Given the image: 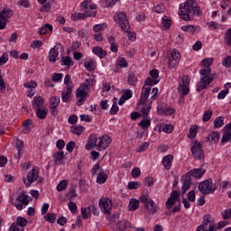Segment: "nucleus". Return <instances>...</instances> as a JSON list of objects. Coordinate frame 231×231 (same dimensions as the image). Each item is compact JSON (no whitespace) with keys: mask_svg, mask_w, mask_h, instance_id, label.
I'll return each instance as SVG.
<instances>
[{"mask_svg":"<svg viewBox=\"0 0 231 231\" xmlns=\"http://www.w3.org/2000/svg\"><path fill=\"white\" fill-rule=\"evenodd\" d=\"M201 7L198 5L196 0H187L184 4H180L179 7V15L183 21H192L194 16L202 15Z\"/></svg>","mask_w":231,"mask_h":231,"instance_id":"f257e3e1","label":"nucleus"},{"mask_svg":"<svg viewBox=\"0 0 231 231\" xmlns=\"http://www.w3.org/2000/svg\"><path fill=\"white\" fill-rule=\"evenodd\" d=\"M212 62H214L212 59H204L200 62L201 66H204V68L200 69L199 71L202 78L197 84V91L199 93V91H203V89H207V86H210L211 82H214V76L210 75L212 71V69H210Z\"/></svg>","mask_w":231,"mask_h":231,"instance_id":"f03ea898","label":"nucleus"},{"mask_svg":"<svg viewBox=\"0 0 231 231\" xmlns=\"http://www.w3.org/2000/svg\"><path fill=\"white\" fill-rule=\"evenodd\" d=\"M151 94V87H143V90L141 93L140 100H139V106H142L141 107V113L143 114V116L144 118H147V116L149 113H151V109L152 107V101L149 98V95Z\"/></svg>","mask_w":231,"mask_h":231,"instance_id":"7ed1b4c3","label":"nucleus"},{"mask_svg":"<svg viewBox=\"0 0 231 231\" xmlns=\"http://www.w3.org/2000/svg\"><path fill=\"white\" fill-rule=\"evenodd\" d=\"M114 19H115L116 23L120 24V27L123 30V32H125V33H127V37H128L129 41H132V42L136 41V33L131 32L129 31V28H130L129 21H127V14L125 12L117 13L114 16Z\"/></svg>","mask_w":231,"mask_h":231,"instance_id":"20e7f679","label":"nucleus"},{"mask_svg":"<svg viewBox=\"0 0 231 231\" xmlns=\"http://www.w3.org/2000/svg\"><path fill=\"white\" fill-rule=\"evenodd\" d=\"M217 189V187L212 182V179L204 180L199 185V190L201 192V194H205L206 196L208 194H214Z\"/></svg>","mask_w":231,"mask_h":231,"instance_id":"39448f33","label":"nucleus"},{"mask_svg":"<svg viewBox=\"0 0 231 231\" xmlns=\"http://www.w3.org/2000/svg\"><path fill=\"white\" fill-rule=\"evenodd\" d=\"M59 55L60 59H71L69 56H64V46L61 43H57L50 50L49 59H57Z\"/></svg>","mask_w":231,"mask_h":231,"instance_id":"423d86ee","label":"nucleus"},{"mask_svg":"<svg viewBox=\"0 0 231 231\" xmlns=\"http://www.w3.org/2000/svg\"><path fill=\"white\" fill-rule=\"evenodd\" d=\"M88 91L89 89H87L86 85H80L76 90V97L78 98L77 106H82L86 102V99L89 97Z\"/></svg>","mask_w":231,"mask_h":231,"instance_id":"0eeeda50","label":"nucleus"},{"mask_svg":"<svg viewBox=\"0 0 231 231\" xmlns=\"http://www.w3.org/2000/svg\"><path fill=\"white\" fill-rule=\"evenodd\" d=\"M190 84V78L189 76L182 77V83L179 84L178 93L180 95V98H183L186 95H189L190 88H189V85Z\"/></svg>","mask_w":231,"mask_h":231,"instance_id":"6e6552de","label":"nucleus"},{"mask_svg":"<svg viewBox=\"0 0 231 231\" xmlns=\"http://www.w3.org/2000/svg\"><path fill=\"white\" fill-rule=\"evenodd\" d=\"M14 16V11L10 9H0V30H5L8 24V19Z\"/></svg>","mask_w":231,"mask_h":231,"instance_id":"1a4fd4ad","label":"nucleus"},{"mask_svg":"<svg viewBox=\"0 0 231 231\" xmlns=\"http://www.w3.org/2000/svg\"><path fill=\"white\" fill-rule=\"evenodd\" d=\"M214 228H216V224L214 221L210 220V216H206L196 231H214Z\"/></svg>","mask_w":231,"mask_h":231,"instance_id":"9d476101","label":"nucleus"},{"mask_svg":"<svg viewBox=\"0 0 231 231\" xmlns=\"http://www.w3.org/2000/svg\"><path fill=\"white\" fill-rule=\"evenodd\" d=\"M30 199H32V198L23 192L18 196L16 201L14 202L15 208H17V210H23V207L29 205Z\"/></svg>","mask_w":231,"mask_h":231,"instance_id":"9b49d317","label":"nucleus"},{"mask_svg":"<svg viewBox=\"0 0 231 231\" xmlns=\"http://www.w3.org/2000/svg\"><path fill=\"white\" fill-rule=\"evenodd\" d=\"M191 152L193 154V158L196 160H203L205 158V153H203V144L196 141L191 147Z\"/></svg>","mask_w":231,"mask_h":231,"instance_id":"f8f14e48","label":"nucleus"},{"mask_svg":"<svg viewBox=\"0 0 231 231\" xmlns=\"http://www.w3.org/2000/svg\"><path fill=\"white\" fill-rule=\"evenodd\" d=\"M111 142H113V139H111V136L105 134L99 138H97V151H106L108 145H111Z\"/></svg>","mask_w":231,"mask_h":231,"instance_id":"ddd939ff","label":"nucleus"},{"mask_svg":"<svg viewBox=\"0 0 231 231\" xmlns=\"http://www.w3.org/2000/svg\"><path fill=\"white\" fill-rule=\"evenodd\" d=\"M99 207L101 209V212H104V214H111V209L113 208V202L109 199H101L99 200Z\"/></svg>","mask_w":231,"mask_h":231,"instance_id":"4468645a","label":"nucleus"},{"mask_svg":"<svg viewBox=\"0 0 231 231\" xmlns=\"http://www.w3.org/2000/svg\"><path fill=\"white\" fill-rule=\"evenodd\" d=\"M191 184L192 177H190V172H188L182 177V194H186L187 190L190 189Z\"/></svg>","mask_w":231,"mask_h":231,"instance_id":"2eb2a0df","label":"nucleus"},{"mask_svg":"<svg viewBox=\"0 0 231 231\" xmlns=\"http://www.w3.org/2000/svg\"><path fill=\"white\" fill-rule=\"evenodd\" d=\"M180 30L194 35V33H199V32H201V27L199 25H183L180 27Z\"/></svg>","mask_w":231,"mask_h":231,"instance_id":"dca6fc26","label":"nucleus"},{"mask_svg":"<svg viewBox=\"0 0 231 231\" xmlns=\"http://www.w3.org/2000/svg\"><path fill=\"white\" fill-rule=\"evenodd\" d=\"M180 198V193L176 190H173L166 201V208H172V206L178 201Z\"/></svg>","mask_w":231,"mask_h":231,"instance_id":"f3484780","label":"nucleus"},{"mask_svg":"<svg viewBox=\"0 0 231 231\" xmlns=\"http://www.w3.org/2000/svg\"><path fill=\"white\" fill-rule=\"evenodd\" d=\"M144 208L147 210L148 214H156V212L160 210V208L152 199L144 204Z\"/></svg>","mask_w":231,"mask_h":231,"instance_id":"a211bd4d","label":"nucleus"},{"mask_svg":"<svg viewBox=\"0 0 231 231\" xmlns=\"http://www.w3.org/2000/svg\"><path fill=\"white\" fill-rule=\"evenodd\" d=\"M97 143H98V138H97V134H90L86 144L87 151H89L90 149L97 147Z\"/></svg>","mask_w":231,"mask_h":231,"instance_id":"6ab92c4d","label":"nucleus"},{"mask_svg":"<svg viewBox=\"0 0 231 231\" xmlns=\"http://www.w3.org/2000/svg\"><path fill=\"white\" fill-rule=\"evenodd\" d=\"M37 180H39V171L32 169L27 174L28 187H30L32 183L37 181Z\"/></svg>","mask_w":231,"mask_h":231,"instance_id":"aec40b11","label":"nucleus"},{"mask_svg":"<svg viewBox=\"0 0 231 231\" xmlns=\"http://www.w3.org/2000/svg\"><path fill=\"white\" fill-rule=\"evenodd\" d=\"M80 6L81 11H83V13L86 14L87 17H95V15H97V12L89 11V5L88 4V1H83Z\"/></svg>","mask_w":231,"mask_h":231,"instance_id":"412c9836","label":"nucleus"},{"mask_svg":"<svg viewBox=\"0 0 231 231\" xmlns=\"http://www.w3.org/2000/svg\"><path fill=\"white\" fill-rule=\"evenodd\" d=\"M172 162H174V156L168 154L162 159V165L166 171H171L172 167Z\"/></svg>","mask_w":231,"mask_h":231,"instance_id":"4be33fe9","label":"nucleus"},{"mask_svg":"<svg viewBox=\"0 0 231 231\" xmlns=\"http://www.w3.org/2000/svg\"><path fill=\"white\" fill-rule=\"evenodd\" d=\"M62 102H71V88L67 87L61 92Z\"/></svg>","mask_w":231,"mask_h":231,"instance_id":"5701e85b","label":"nucleus"},{"mask_svg":"<svg viewBox=\"0 0 231 231\" xmlns=\"http://www.w3.org/2000/svg\"><path fill=\"white\" fill-rule=\"evenodd\" d=\"M15 147L17 149L18 154L14 156L16 160H19L21 158L22 154H24V152L23 149H24V143L21 139H16V144Z\"/></svg>","mask_w":231,"mask_h":231,"instance_id":"b1692460","label":"nucleus"},{"mask_svg":"<svg viewBox=\"0 0 231 231\" xmlns=\"http://www.w3.org/2000/svg\"><path fill=\"white\" fill-rule=\"evenodd\" d=\"M190 177L192 176L196 180H199V178H203V174H205L204 169H194L189 171Z\"/></svg>","mask_w":231,"mask_h":231,"instance_id":"393cba45","label":"nucleus"},{"mask_svg":"<svg viewBox=\"0 0 231 231\" xmlns=\"http://www.w3.org/2000/svg\"><path fill=\"white\" fill-rule=\"evenodd\" d=\"M44 105V99L42 97H34L32 106L33 109H41V107Z\"/></svg>","mask_w":231,"mask_h":231,"instance_id":"a878e982","label":"nucleus"},{"mask_svg":"<svg viewBox=\"0 0 231 231\" xmlns=\"http://www.w3.org/2000/svg\"><path fill=\"white\" fill-rule=\"evenodd\" d=\"M207 141L210 142V143H217L219 142V132H212L207 137Z\"/></svg>","mask_w":231,"mask_h":231,"instance_id":"bb28decb","label":"nucleus"},{"mask_svg":"<svg viewBox=\"0 0 231 231\" xmlns=\"http://www.w3.org/2000/svg\"><path fill=\"white\" fill-rule=\"evenodd\" d=\"M138 207H140V200H137L136 199H131L128 205V209L131 212H134V210H138Z\"/></svg>","mask_w":231,"mask_h":231,"instance_id":"cd10ccee","label":"nucleus"},{"mask_svg":"<svg viewBox=\"0 0 231 231\" xmlns=\"http://www.w3.org/2000/svg\"><path fill=\"white\" fill-rule=\"evenodd\" d=\"M64 152H57L53 154L55 165H60L62 160H64Z\"/></svg>","mask_w":231,"mask_h":231,"instance_id":"c85d7f7f","label":"nucleus"},{"mask_svg":"<svg viewBox=\"0 0 231 231\" xmlns=\"http://www.w3.org/2000/svg\"><path fill=\"white\" fill-rule=\"evenodd\" d=\"M92 51L95 55L99 57V59H104V57L107 55L106 51H104L101 47H94Z\"/></svg>","mask_w":231,"mask_h":231,"instance_id":"c756f323","label":"nucleus"},{"mask_svg":"<svg viewBox=\"0 0 231 231\" xmlns=\"http://www.w3.org/2000/svg\"><path fill=\"white\" fill-rule=\"evenodd\" d=\"M84 64L88 71H93L97 68V63L93 60H86Z\"/></svg>","mask_w":231,"mask_h":231,"instance_id":"7c9ffc66","label":"nucleus"},{"mask_svg":"<svg viewBox=\"0 0 231 231\" xmlns=\"http://www.w3.org/2000/svg\"><path fill=\"white\" fill-rule=\"evenodd\" d=\"M83 132L84 126L82 125H73L70 127V133H72L73 134H77L78 136H80Z\"/></svg>","mask_w":231,"mask_h":231,"instance_id":"2f4dec72","label":"nucleus"},{"mask_svg":"<svg viewBox=\"0 0 231 231\" xmlns=\"http://www.w3.org/2000/svg\"><path fill=\"white\" fill-rule=\"evenodd\" d=\"M49 102V107H59V105L60 104V97H51Z\"/></svg>","mask_w":231,"mask_h":231,"instance_id":"473e14b6","label":"nucleus"},{"mask_svg":"<svg viewBox=\"0 0 231 231\" xmlns=\"http://www.w3.org/2000/svg\"><path fill=\"white\" fill-rule=\"evenodd\" d=\"M231 143V133L224 130V134L221 139V145H225V143Z\"/></svg>","mask_w":231,"mask_h":231,"instance_id":"72a5a7b5","label":"nucleus"},{"mask_svg":"<svg viewBox=\"0 0 231 231\" xmlns=\"http://www.w3.org/2000/svg\"><path fill=\"white\" fill-rule=\"evenodd\" d=\"M225 118L223 116H218L214 120V128L219 129L225 125Z\"/></svg>","mask_w":231,"mask_h":231,"instance_id":"f704fd0d","label":"nucleus"},{"mask_svg":"<svg viewBox=\"0 0 231 231\" xmlns=\"http://www.w3.org/2000/svg\"><path fill=\"white\" fill-rule=\"evenodd\" d=\"M48 30L49 32H53V25L47 23L45 24L43 27H42L39 31V34L40 35H46V33H48Z\"/></svg>","mask_w":231,"mask_h":231,"instance_id":"c9c22d12","label":"nucleus"},{"mask_svg":"<svg viewBox=\"0 0 231 231\" xmlns=\"http://www.w3.org/2000/svg\"><path fill=\"white\" fill-rule=\"evenodd\" d=\"M105 181H107V174H106L104 172H100L97 175V183H98L99 185H104Z\"/></svg>","mask_w":231,"mask_h":231,"instance_id":"e433bc0d","label":"nucleus"},{"mask_svg":"<svg viewBox=\"0 0 231 231\" xmlns=\"http://www.w3.org/2000/svg\"><path fill=\"white\" fill-rule=\"evenodd\" d=\"M127 82L130 86H136V84L138 82V78H136V76H134V74L131 73L128 75Z\"/></svg>","mask_w":231,"mask_h":231,"instance_id":"4c0bfd02","label":"nucleus"},{"mask_svg":"<svg viewBox=\"0 0 231 231\" xmlns=\"http://www.w3.org/2000/svg\"><path fill=\"white\" fill-rule=\"evenodd\" d=\"M160 82V79H152L151 78H147L144 80V87L148 86V88H151L152 86H156Z\"/></svg>","mask_w":231,"mask_h":231,"instance_id":"58836bf2","label":"nucleus"},{"mask_svg":"<svg viewBox=\"0 0 231 231\" xmlns=\"http://www.w3.org/2000/svg\"><path fill=\"white\" fill-rule=\"evenodd\" d=\"M171 24H172V22L171 21V19L167 18V16L162 17V28H165L167 30L171 28Z\"/></svg>","mask_w":231,"mask_h":231,"instance_id":"ea45409f","label":"nucleus"},{"mask_svg":"<svg viewBox=\"0 0 231 231\" xmlns=\"http://www.w3.org/2000/svg\"><path fill=\"white\" fill-rule=\"evenodd\" d=\"M16 224L21 226V228H24L28 225V220L23 217H18L16 218Z\"/></svg>","mask_w":231,"mask_h":231,"instance_id":"a19ab883","label":"nucleus"},{"mask_svg":"<svg viewBox=\"0 0 231 231\" xmlns=\"http://www.w3.org/2000/svg\"><path fill=\"white\" fill-rule=\"evenodd\" d=\"M174 111V108H167L163 110V108L158 107L157 113L159 115H173Z\"/></svg>","mask_w":231,"mask_h":231,"instance_id":"79ce46f5","label":"nucleus"},{"mask_svg":"<svg viewBox=\"0 0 231 231\" xmlns=\"http://www.w3.org/2000/svg\"><path fill=\"white\" fill-rule=\"evenodd\" d=\"M139 125L143 129H148L151 126V118L143 119L139 122Z\"/></svg>","mask_w":231,"mask_h":231,"instance_id":"37998d69","label":"nucleus"},{"mask_svg":"<svg viewBox=\"0 0 231 231\" xmlns=\"http://www.w3.org/2000/svg\"><path fill=\"white\" fill-rule=\"evenodd\" d=\"M45 221H48V223H55V219H57V215L53 213H48L44 216Z\"/></svg>","mask_w":231,"mask_h":231,"instance_id":"c03bdc74","label":"nucleus"},{"mask_svg":"<svg viewBox=\"0 0 231 231\" xmlns=\"http://www.w3.org/2000/svg\"><path fill=\"white\" fill-rule=\"evenodd\" d=\"M212 115H214V112H212V110H206L202 116L203 122H208V120L212 118Z\"/></svg>","mask_w":231,"mask_h":231,"instance_id":"a18cd8bd","label":"nucleus"},{"mask_svg":"<svg viewBox=\"0 0 231 231\" xmlns=\"http://www.w3.org/2000/svg\"><path fill=\"white\" fill-rule=\"evenodd\" d=\"M35 111H36V116H38L40 120H44V118H46V116H47L46 110L37 108Z\"/></svg>","mask_w":231,"mask_h":231,"instance_id":"49530a36","label":"nucleus"},{"mask_svg":"<svg viewBox=\"0 0 231 231\" xmlns=\"http://www.w3.org/2000/svg\"><path fill=\"white\" fill-rule=\"evenodd\" d=\"M198 134V126H191L189 128V138H190L191 140H194V138H196V134Z\"/></svg>","mask_w":231,"mask_h":231,"instance_id":"de8ad7c7","label":"nucleus"},{"mask_svg":"<svg viewBox=\"0 0 231 231\" xmlns=\"http://www.w3.org/2000/svg\"><path fill=\"white\" fill-rule=\"evenodd\" d=\"M66 187H68V180H63L58 184L56 189L58 192H62V190H64Z\"/></svg>","mask_w":231,"mask_h":231,"instance_id":"09e8293b","label":"nucleus"},{"mask_svg":"<svg viewBox=\"0 0 231 231\" xmlns=\"http://www.w3.org/2000/svg\"><path fill=\"white\" fill-rule=\"evenodd\" d=\"M224 41L227 46H231V28L225 33Z\"/></svg>","mask_w":231,"mask_h":231,"instance_id":"8fccbe9b","label":"nucleus"},{"mask_svg":"<svg viewBox=\"0 0 231 231\" xmlns=\"http://www.w3.org/2000/svg\"><path fill=\"white\" fill-rule=\"evenodd\" d=\"M207 26H208V28H213V30H221V28H223V25L216 22L207 23Z\"/></svg>","mask_w":231,"mask_h":231,"instance_id":"3c124183","label":"nucleus"},{"mask_svg":"<svg viewBox=\"0 0 231 231\" xmlns=\"http://www.w3.org/2000/svg\"><path fill=\"white\" fill-rule=\"evenodd\" d=\"M116 64H117V69L118 68L122 69V68H127V66H129V63H127V60H125V59L117 60Z\"/></svg>","mask_w":231,"mask_h":231,"instance_id":"603ef678","label":"nucleus"},{"mask_svg":"<svg viewBox=\"0 0 231 231\" xmlns=\"http://www.w3.org/2000/svg\"><path fill=\"white\" fill-rule=\"evenodd\" d=\"M116 226L117 230H125V228L127 227V223L125 222V220H120L116 223Z\"/></svg>","mask_w":231,"mask_h":231,"instance_id":"864d4df0","label":"nucleus"},{"mask_svg":"<svg viewBox=\"0 0 231 231\" xmlns=\"http://www.w3.org/2000/svg\"><path fill=\"white\" fill-rule=\"evenodd\" d=\"M80 46H82V43L80 42H73L72 44H71V47L68 50L69 53V51H76V50H79V48H80Z\"/></svg>","mask_w":231,"mask_h":231,"instance_id":"5fc2aeb1","label":"nucleus"},{"mask_svg":"<svg viewBox=\"0 0 231 231\" xmlns=\"http://www.w3.org/2000/svg\"><path fill=\"white\" fill-rule=\"evenodd\" d=\"M150 77L153 79V80H159L158 79H160V72L158 71V69H153L150 71Z\"/></svg>","mask_w":231,"mask_h":231,"instance_id":"6e6d98bb","label":"nucleus"},{"mask_svg":"<svg viewBox=\"0 0 231 231\" xmlns=\"http://www.w3.org/2000/svg\"><path fill=\"white\" fill-rule=\"evenodd\" d=\"M23 86L27 89H35V88H37V82L31 80L29 82L24 83Z\"/></svg>","mask_w":231,"mask_h":231,"instance_id":"4d7b16f0","label":"nucleus"},{"mask_svg":"<svg viewBox=\"0 0 231 231\" xmlns=\"http://www.w3.org/2000/svg\"><path fill=\"white\" fill-rule=\"evenodd\" d=\"M179 62H180V60L178 59L168 60V64H169L170 69H173V68H176V66H178Z\"/></svg>","mask_w":231,"mask_h":231,"instance_id":"13d9d810","label":"nucleus"},{"mask_svg":"<svg viewBox=\"0 0 231 231\" xmlns=\"http://www.w3.org/2000/svg\"><path fill=\"white\" fill-rule=\"evenodd\" d=\"M170 55L171 59H181V53H180V51L173 49L171 51Z\"/></svg>","mask_w":231,"mask_h":231,"instance_id":"bf43d9fd","label":"nucleus"},{"mask_svg":"<svg viewBox=\"0 0 231 231\" xmlns=\"http://www.w3.org/2000/svg\"><path fill=\"white\" fill-rule=\"evenodd\" d=\"M146 149H149V143H143L137 148L136 152H143Z\"/></svg>","mask_w":231,"mask_h":231,"instance_id":"052dcab7","label":"nucleus"},{"mask_svg":"<svg viewBox=\"0 0 231 231\" xmlns=\"http://www.w3.org/2000/svg\"><path fill=\"white\" fill-rule=\"evenodd\" d=\"M122 96L125 98V100H129V98H133V91L126 89L123 92Z\"/></svg>","mask_w":231,"mask_h":231,"instance_id":"680f3d73","label":"nucleus"},{"mask_svg":"<svg viewBox=\"0 0 231 231\" xmlns=\"http://www.w3.org/2000/svg\"><path fill=\"white\" fill-rule=\"evenodd\" d=\"M131 174L133 178H140V175L142 174V171H140V168H134L132 170Z\"/></svg>","mask_w":231,"mask_h":231,"instance_id":"e2e57ef3","label":"nucleus"},{"mask_svg":"<svg viewBox=\"0 0 231 231\" xmlns=\"http://www.w3.org/2000/svg\"><path fill=\"white\" fill-rule=\"evenodd\" d=\"M75 142L74 141H70L67 143L66 145V150L69 152H73V149H75Z\"/></svg>","mask_w":231,"mask_h":231,"instance_id":"0e129e2a","label":"nucleus"},{"mask_svg":"<svg viewBox=\"0 0 231 231\" xmlns=\"http://www.w3.org/2000/svg\"><path fill=\"white\" fill-rule=\"evenodd\" d=\"M62 66H67L69 68V66H73V60L71 59H62L61 60Z\"/></svg>","mask_w":231,"mask_h":231,"instance_id":"69168bd1","label":"nucleus"},{"mask_svg":"<svg viewBox=\"0 0 231 231\" xmlns=\"http://www.w3.org/2000/svg\"><path fill=\"white\" fill-rule=\"evenodd\" d=\"M222 217L223 219H230L231 217V208L230 209H226L225 211L222 212Z\"/></svg>","mask_w":231,"mask_h":231,"instance_id":"338daca9","label":"nucleus"},{"mask_svg":"<svg viewBox=\"0 0 231 231\" xmlns=\"http://www.w3.org/2000/svg\"><path fill=\"white\" fill-rule=\"evenodd\" d=\"M20 226L17 224H13L10 228L9 231H23L24 229L19 227Z\"/></svg>","mask_w":231,"mask_h":231,"instance_id":"774afa93","label":"nucleus"}]
</instances>
